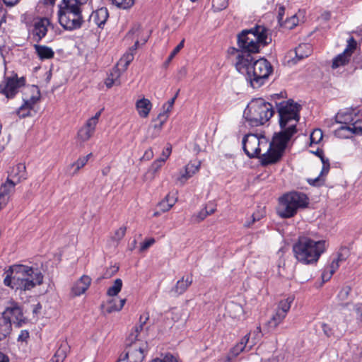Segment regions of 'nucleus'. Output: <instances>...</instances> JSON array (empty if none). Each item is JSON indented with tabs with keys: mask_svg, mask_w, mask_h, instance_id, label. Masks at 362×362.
<instances>
[{
	"mask_svg": "<svg viewBox=\"0 0 362 362\" xmlns=\"http://www.w3.org/2000/svg\"><path fill=\"white\" fill-rule=\"evenodd\" d=\"M276 134L271 142L265 137H258L256 134H249L243 139V148L249 158L259 157L262 165L277 163L283 156L286 147L278 145Z\"/></svg>",
	"mask_w": 362,
	"mask_h": 362,
	"instance_id": "1",
	"label": "nucleus"
},
{
	"mask_svg": "<svg viewBox=\"0 0 362 362\" xmlns=\"http://www.w3.org/2000/svg\"><path fill=\"white\" fill-rule=\"evenodd\" d=\"M4 284L16 292L31 291L43 283V274L32 267L13 264L6 272Z\"/></svg>",
	"mask_w": 362,
	"mask_h": 362,
	"instance_id": "2",
	"label": "nucleus"
},
{
	"mask_svg": "<svg viewBox=\"0 0 362 362\" xmlns=\"http://www.w3.org/2000/svg\"><path fill=\"white\" fill-rule=\"evenodd\" d=\"M253 57L239 54L236 57L235 67L239 72L246 73L247 80L253 88H259L268 79L273 71L272 66L266 59L261 58L252 64Z\"/></svg>",
	"mask_w": 362,
	"mask_h": 362,
	"instance_id": "3",
	"label": "nucleus"
},
{
	"mask_svg": "<svg viewBox=\"0 0 362 362\" xmlns=\"http://www.w3.org/2000/svg\"><path fill=\"white\" fill-rule=\"evenodd\" d=\"M276 106L281 131L276 134L275 142L281 148L286 147L288 141L297 132L296 126L301 106L292 100L282 101Z\"/></svg>",
	"mask_w": 362,
	"mask_h": 362,
	"instance_id": "4",
	"label": "nucleus"
},
{
	"mask_svg": "<svg viewBox=\"0 0 362 362\" xmlns=\"http://www.w3.org/2000/svg\"><path fill=\"white\" fill-rule=\"evenodd\" d=\"M267 33L268 30L262 25L243 30L238 35V45L240 49L235 50L236 57L240 53L251 55L252 53L259 52L260 46H265L271 42Z\"/></svg>",
	"mask_w": 362,
	"mask_h": 362,
	"instance_id": "5",
	"label": "nucleus"
},
{
	"mask_svg": "<svg viewBox=\"0 0 362 362\" xmlns=\"http://www.w3.org/2000/svg\"><path fill=\"white\" fill-rule=\"evenodd\" d=\"M325 250L326 242L325 240L316 241L305 236L299 237L293 245L294 257L303 264L317 263Z\"/></svg>",
	"mask_w": 362,
	"mask_h": 362,
	"instance_id": "6",
	"label": "nucleus"
},
{
	"mask_svg": "<svg viewBox=\"0 0 362 362\" xmlns=\"http://www.w3.org/2000/svg\"><path fill=\"white\" fill-rule=\"evenodd\" d=\"M274 110L271 103L262 98L250 101L244 111V117L251 127L264 124L273 116Z\"/></svg>",
	"mask_w": 362,
	"mask_h": 362,
	"instance_id": "7",
	"label": "nucleus"
},
{
	"mask_svg": "<svg viewBox=\"0 0 362 362\" xmlns=\"http://www.w3.org/2000/svg\"><path fill=\"white\" fill-rule=\"evenodd\" d=\"M308 204V199L304 193L290 192L279 199L277 213L282 218H291L299 209L306 207Z\"/></svg>",
	"mask_w": 362,
	"mask_h": 362,
	"instance_id": "8",
	"label": "nucleus"
},
{
	"mask_svg": "<svg viewBox=\"0 0 362 362\" xmlns=\"http://www.w3.org/2000/svg\"><path fill=\"white\" fill-rule=\"evenodd\" d=\"M293 300V296H289L286 300L279 302L275 313L266 323L268 332L274 331L284 321Z\"/></svg>",
	"mask_w": 362,
	"mask_h": 362,
	"instance_id": "9",
	"label": "nucleus"
},
{
	"mask_svg": "<svg viewBox=\"0 0 362 362\" xmlns=\"http://www.w3.org/2000/svg\"><path fill=\"white\" fill-rule=\"evenodd\" d=\"M25 85L23 77L18 78L6 77L0 83V93L5 95L7 98H12L18 92L21 87Z\"/></svg>",
	"mask_w": 362,
	"mask_h": 362,
	"instance_id": "10",
	"label": "nucleus"
},
{
	"mask_svg": "<svg viewBox=\"0 0 362 362\" xmlns=\"http://www.w3.org/2000/svg\"><path fill=\"white\" fill-rule=\"evenodd\" d=\"M59 23L66 30L80 28L83 23L82 12L58 15Z\"/></svg>",
	"mask_w": 362,
	"mask_h": 362,
	"instance_id": "11",
	"label": "nucleus"
},
{
	"mask_svg": "<svg viewBox=\"0 0 362 362\" xmlns=\"http://www.w3.org/2000/svg\"><path fill=\"white\" fill-rule=\"evenodd\" d=\"M356 41L354 37H350L347 41V45L344 51L334 58L332 67L337 69L347 64L351 55L356 48Z\"/></svg>",
	"mask_w": 362,
	"mask_h": 362,
	"instance_id": "12",
	"label": "nucleus"
},
{
	"mask_svg": "<svg viewBox=\"0 0 362 362\" xmlns=\"http://www.w3.org/2000/svg\"><path fill=\"white\" fill-rule=\"evenodd\" d=\"M250 335L248 333L245 335L239 343L235 345L228 354L226 362H232L233 359L237 357L240 353L243 351H248L254 346L255 342L250 341Z\"/></svg>",
	"mask_w": 362,
	"mask_h": 362,
	"instance_id": "13",
	"label": "nucleus"
},
{
	"mask_svg": "<svg viewBox=\"0 0 362 362\" xmlns=\"http://www.w3.org/2000/svg\"><path fill=\"white\" fill-rule=\"evenodd\" d=\"M88 0H62L59 4L58 15L82 12V7Z\"/></svg>",
	"mask_w": 362,
	"mask_h": 362,
	"instance_id": "14",
	"label": "nucleus"
},
{
	"mask_svg": "<svg viewBox=\"0 0 362 362\" xmlns=\"http://www.w3.org/2000/svg\"><path fill=\"white\" fill-rule=\"evenodd\" d=\"M126 299L119 298V296H107V299L102 304L103 312L111 313L119 311L124 306Z\"/></svg>",
	"mask_w": 362,
	"mask_h": 362,
	"instance_id": "15",
	"label": "nucleus"
},
{
	"mask_svg": "<svg viewBox=\"0 0 362 362\" xmlns=\"http://www.w3.org/2000/svg\"><path fill=\"white\" fill-rule=\"evenodd\" d=\"M4 312L10 316V318L11 317L13 318V322L18 327L28 322V319L23 317L22 310L17 303H12V305L8 307Z\"/></svg>",
	"mask_w": 362,
	"mask_h": 362,
	"instance_id": "16",
	"label": "nucleus"
},
{
	"mask_svg": "<svg viewBox=\"0 0 362 362\" xmlns=\"http://www.w3.org/2000/svg\"><path fill=\"white\" fill-rule=\"evenodd\" d=\"M25 166L23 163H18L13 166L9 172L6 182L10 183L12 182L13 187H15L17 183L20 182L22 180L25 179Z\"/></svg>",
	"mask_w": 362,
	"mask_h": 362,
	"instance_id": "17",
	"label": "nucleus"
},
{
	"mask_svg": "<svg viewBox=\"0 0 362 362\" xmlns=\"http://www.w3.org/2000/svg\"><path fill=\"white\" fill-rule=\"evenodd\" d=\"M201 164L202 163L200 160H197L195 163L189 162L185 165V171L180 173L177 181L180 182L181 185H184L189 178L192 177L199 170Z\"/></svg>",
	"mask_w": 362,
	"mask_h": 362,
	"instance_id": "18",
	"label": "nucleus"
},
{
	"mask_svg": "<svg viewBox=\"0 0 362 362\" xmlns=\"http://www.w3.org/2000/svg\"><path fill=\"white\" fill-rule=\"evenodd\" d=\"M314 153L320 158L322 163V168L320 175L313 180H308V182L313 185H320V182H322L324 181L322 177L328 173L329 170V163L328 158L324 156L322 150H317Z\"/></svg>",
	"mask_w": 362,
	"mask_h": 362,
	"instance_id": "19",
	"label": "nucleus"
},
{
	"mask_svg": "<svg viewBox=\"0 0 362 362\" xmlns=\"http://www.w3.org/2000/svg\"><path fill=\"white\" fill-rule=\"evenodd\" d=\"M109 14L106 8L102 7L93 11L89 16V23H93L98 27L103 25L108 18Z\"/></svg>",
	"mask_w": 362,
	"mask_h": 362,
	"instance_id": "20",
	"label": "nucleus"
},
{
	"mask_svg": "<svg viewBox=\"0 0 362 362\" xmlns=\"http://www.w3.org/2000/svg\"><path fill=\"white\" fill-rule=\"evenodd\" d=\"M144 348L135 344L134 347L129 348L123 358H125L127 362H141L144 358Z\"/></svg>",
	"mask_w": 362,
	"mask_h": 362,
	"instance_id": "21",
	"label": "nucleus"
},
{
	"mask_svg": "<svg viewBox=\"0 0 362 362\" xmlns=\"http://www.w3.org/2000/svg\"><path fill=\"white\" fill-rule=\"evenodd\" d=\"M49 23L47 18H42L35 23L33 35L36 42H40L46 35Z\"/></svg>",
	"mask_w": 362,
	"mask_h": 362,
	"instance_id": "22",
	"label": "nucleus"
},
{
	"mask_svg": "<svg viewBox=\"0 0 362 362\" xmlns=\"http://www.w3.org/2000/svg\"><path fill=\"white\" fill-rule=\"evenodd\" d=\"M14 191L13 185L6 181L0 186V210L6 206L11 194Z\"/></svg>",
	"mask_w": 362,
	"mask_h": 362,
	"instance_id": "23",
	"label": "nucleus"
},
{
	"mask_svg": "<svg viewBox=\"0 0 362 362\" xmlns=\"http://www.w3.org/2000/svg\"><path fill=\"white\" fill-rule=\"evenodd\" d=\"M91 278L88 275H83L73 286V294H83L91 284Z\"/></svg>",
	"mask_w": 362,
	"mask_h": 362,
	"instance_id": "24",
	"label": "nucleus"
},
{
	"mask_svg": "<svg viewBox=\"0 0 362 362\" xmlns=\"http://www.w3.org/2000/svg\"><path fill=\"white\" fill-rule=\"evenodd\" d=\"M95 127H96L86 121L85 124L78 131V140L82 143L88 141L93 136L95 130Z\"/></svg>",
	"mask_w": 362,
	"mask_h": 362,
	"instance_id": "25",
	"label": "nucleus"
},
{
	"mask_svg": "<svg viewBox=\"0 0 362 362\" xmlns=\"http://www.w3.org/2000/svg\"><path fill=\"white\" fill-rule=\"evenodd\" d=\"M136 109L141 117L146 118L148 116L152 108L151 102L145 98L138 100L135 104Z\"/></svg>",
	"mask_w": 362,
	"mask_h": 362,
	"instance_id": "26",
	"label": "nucleus"
},
{
	"mask_svg": "<svg viewBox=\"0 0 362 362\" xmlns=\"http://www.w3.org/2000/svg\"><path fill=\"white\" fill-rule=\"evenodd\" d=\"M11 319H10V316L4 312L0 317V336L6 337L9 334L11 331Z\"/></svg>",
	"mask_w": 362,
	"mask_h": 362,
	"instance_id": "27",
	"label": "nucleus"
},
{
	"mask_svg": "<svg viewBox=\"0 0 362 362\" xmlns=\"http://www.w3.org/2000/svg\"><path fill=\"white\" fill-rule=\"evenodd\" d=\"M39 97H32L30 100H26L24 103L17 110V115L20 117H25L30 115V110L33 105L38 100Z\"/></svg>",
	"mask_w": 362,
	"mask_h": 362,
	"instance_id": "28",
	"label": "nucleus"
},
{
	"mask_svg": "<svg viewBox=\"0 0 362 362\" xmlns=\"http://www.w3.org/2000/svg\"><path fill=\"white\" fill-rule=\"evenodd\" d=\"M347 132L350 134H354L358 135H362V119L358 120L352 124V127H349L347 125L341 126L337 131L336 133L339 135L341 134L342 132Z\"/></svg>",
	"mask_w": 362,
	"mask_h": 362,
	"instance_id": "29",
	"label": "nucleus"
},
{
	"mask_svg": "<svg viewBox=\"0 0 362 362\" xmlns=\"http://www.w3.org/2000/svg\"><path fill=\"white\" fill-rule=\"evenodd\" d=\"M34 48L35 49V52L38 56V57L41 60L45 59H52L54 55V52L52 50V48L45 46V45H35Z\"/></svg>",
	"mask_w": 362,
	"mask_h": 362,
	"instance_id": "30",
	"label": "nucleus"
},
{
	"mask_svg": "<svg viewBox=\"0 0 362 362\" xmlns=\"http://www.w3.org/2000/svg\"><path fill=\"white\" fill-rule=\"evenodd\" d=\"M119 78L120 71L118 68H115L106 78L105 83L107 88H111L114 85L119 86L121 83Z\"/></svg>",
	"mask_w": 362,
	"mask_h": 362,
	"instance_id": "31",
	"label": "nucleus"
},
{
	"mask_svg": "<svg viewBox=\"0 0 362 362\" xmlns=\"http://www.w3.org/2000/svg\"><path fill=\"white\" fill-rule=\"evenodd\" d=\"M192 282V277L191 275H187L186 278L183 277L181 280L177 282L175 288V292L178 294H182L186 291L187 288L191 285Z\"/></svg>",
	"mask_w": 362,
	"mask_h": 362,
	"instance_id": "32",
	"label": "nucleus"
},
{
	"mask_svg": "<svg viewBox=\"0 0 362 362\" xmlns=\"http://www.w3.org/2000/svg\"><path fill=\"white\" fill-rule=\"evenodd\" d=\"M339 267V264L334 260H332L331 264L324 269L322 274L323 282L329 281Z\"/></svg>",
	"mask_w": 362,
	"mask_h": 362,
	"instance_id": "33",
	"label": "nucleus"
},
{
	"mask_svg": "<svg viewBox=\"0 0 362 362\" xmlns=\"http://www.w3.org/2000/svg\"><path fill=\"white\" fill-rule=\"evenodd\" d=\"M296 57L298 60L308 57L311 53V47L308 44L299 45L295 49Z\"/></svg>",
	"mask_w": 362,
	"mask_h": 362,
	"instance_id": "34",
	"label": "nucleus"
},
{
	"mask_svg": "<svg viewBox=\"0 0 362 362\" xmlns=\"http://www.w3.org/2000/svg\"><path fill=\"white\" fill-rule=\"evenodd\" d=\"M66 344H62L56 351L54 358L52 359V362H62L66 356Z\"/></svg>",
	"mask_w": 362,
	"mask_h": 362,
	"instance_id": "35",
	"label": "nucleus"
},
{
	"mask_svg": "<svg viewBox=\"0 0 362 362\" xmlns=\"http://www.w3.org/2000/svg\"><path fill=\"white\" fill-rule=\"evenodd\" d=\"M92 156V153H89L86 156L80 157L76 162L71 165L75 168L74 174H76L78 170L83 168L88 162V159Z\"/></svg>",
	"mask_w": 362,
	"mask_h": 362,
	"instance_id": "36",
	"label": "nucleus"
},
{
	"mask_svg": "<svg viewBox=\"0 0 362 362\" xmlns=\"http://www.w3.org/2000/svg\"><path fill=\"white\" fill-rule=\"evenodd\" d=\"M168 117V115H167L166 112H160L158 115V117L155 121L158 122V123L155 124L153 125V128L157 130V134L155 136H156L159 133V132L162 129L163 124L167 120Z\"/></svg>",
	"mask_w": 362,
	"mask_h": 362,
	"instance_id": "37",
	"label": "nucleus"
},
{
	"mask_svg": "<svg viewBox=\"0 0 362 362\" xmlns=\"http://www.w3.org/2000/svg\"><path fill=\"white\" fill-rule=\"evenodd\" d=\"M323 138L322 131L320 129H315L310 134V144H319Z\"/></svg>",
	"mask_w": 362,
	"mask_h": 362,
	"instance_id": "38",
	"label": "nucleus"
},
{
	"mask_svg": "<svg viewBox=\"0 0 362 362\" xmlns=\"http://www.w3.org/2000/svg\"><path fill=\"white\" fill-rule=\"evenodd\" d=\"M122 281L120 279H117L112 286H110L107 292V294H118L122 288Z\"/></svg>",
	"mask_w": 362,
	"mask_h": 362,
	"instance_id": "39",
	"label": "nucleus"
},
{
	"mask_svg": "<svg viewBox=\"0 0 362 362\" xmlns=\"http://www.w3.org/2000/svg\"><path fill=\"white\" fill-rule=\"evenodd\" d=\"M127 231V227L122 226L117 229L113 235L112 236V240L117 243H119L125 235Z\"/></svg>",
	"mask_w": 362,
	"mask_h": 362,
	"instance_id": "40",
	"label": "nucleus"
},
{
	"mask_svg": "<svg viewBox=\"0 0 362 362\" xmlns=\"http://www.w3.org/2000/svg\"><path fill=\"white\" fill-rule=\"evenodd\" d=\"M112 1L117 7L123 9L130 8L134 3V0H112Z\"/></svg>",
	"mask_w": 362,
	"mask_h": 362,
	"instance_id": "41",
	"label": "nucleus"
},
{
	"mask_svg": "<svg viewBox=\"0 0 362 362\" xmlns=\"http://www.w3.org/2000/svg\"><path fill=\"white\" fill-rule=\"evenodd\" d=\"M134 53L131 52L129 49L123 55L120 59L121 63H124V67L126 69L129 64L134 59Z\"/></svg>",
	"mask_w": 362,
	"mask_h": 362,
	"instance_id": "42",
	"label": "nucleus"
},
{
	"mask_svg": "<svg viewBox=\"0 0 362 362\" xmlns=\"http://www.w3.org/2000/svg\"><path fill=\"white\" fill-rule=\"evenodd\" d=\"M349 255V251L346 248H342L337 253V257L333 259L335 262H337L339 265L341 262H344Z\"/></svg>",
	"mask_w": 362,
	"mask_h": 362,
	"instance_id": "43",
	"label": "nucleus"
},
{
	"mask_svg": "<svg viewBox=\"0 0 362 362\" xmlns=\"http://www.w3.org/2000/svg\"><path fill=\"white\" fill-rule=\"evenodd\" d=\"M177 192H175V193H173V194L169 193L165 197V199L163 201H165V202L167 204H168V208H172L175 205V204L176 203V202L177 200Z\"/></svg>",
	"mask_w": 362,
	"mask_h": 362,
	"instance_id": "44",
	"label": "nucleus"
},
{
	"mask_svg": "<svg viewBox=\"0 0 362 362\" xmlns=\"http://www.w3.org/2000/svg\"><path fill=\"white\" fill-rule=\"evenodd\" d=\"M227 2L226 0H213L212 7L215 11H221L226 8Z\"/></svg>",
	"mask_w": 362,
	"mask_h": 362,
	"instance_id": "45",
	"label": "nucleus"
},
{
	"mask_svg": "<svg viewBox=\"0 0 362 362\" xmlns=\"http://www.w3.org/2000/svg\"><path fill=\"white\" fill-rule=\"evenodd\" d=\"M285 26L289 29L293 28L298 24V19L296 15L292 16L291 18L286 19L284 22Z\"/></svg>",
	"mask_w": 362,
	"mask_h": 362,
	"instance_id": "46",
	"label": "nucleus"
},
{
	"mask_svg": "<svg viewBox=\"0 0 362 362\" xmlns=\"http://www.w3.org/2000/svg\"><path fill=\"white\" fill-rule=\"evenodd\" d=\"M207 216H209L208 206H206L197 214L194 215V218L197 222H200L203 221Z\"/></svg>",
	"mask_w": 362,
	"mask_h": 362,
	"instance_id": "47",
	"label": "nucleus"
},
{
	"mask_svg": "<svg viewBox=\"0 0 362 362\" xmlns=\"http://www.w3.org/2000/svg\"><path fill=\"white\" fill-rule=\"evenodd\" d=\"M185 40H182L173 50V52L170 53V56L168 58V60L166 62L167 64H168L173 58L180 51V49L184 47Z\"/></svg>",
	"mask_w": 362,
	"mask_h": 362,
	"instance_id": "48",
	"label": "nucleus"
},
{
	"mask_svg": "<svg viewBox=\"0 0 362 362\" xmlns=\"http://www.w3.org/2000/svg\"><path fill=\"white\" fill-rule=\"evenodd\" d=\"M165 161V159H158L152 163L150 171H152L153 175H154L156 172H158L160 170L163 163Z\"/></svg>",
	"mask_w": 362,
	"mask_h": 362,
	"instance_id": "49",
	"label": "nucleus"
},
{
	"mask_svg": "<svg viewBox=\"0 0 362 362\" xmlns=\"http://www.w3.org/2000/svg\"><path fill=\"white\" fill-rule=\"evenodd\" d=\"M138 335L134 332H132L127 339V346L130 347H134L136 344V341L137 340Z\"/></svg>",
	"mask_w": 362,
	"mask_h": 362,
	"instance_id": "50",
	"label": "nucleus"
},
{
	"mask_svg": "<svg viewBox=\"0 0 362 362\" xmlns=\"http://www.w3.org/2000/svg\"><path fill=\"white\" fill-rule=\"evenodd\" d=\"M155 242L156 240L153 238L146 240L144 243H141L140 247V251L144 252L146 250L148 247L153 245L155 243Z\"/></svg>",
	"mask_w": 362,
	"mask_h": 362,
	"instance_id": "51",
	"label": "nucleus"
},
{
	"mask_svg": "<svg viewBox=\"0 0 362 362\" xmlns=\"http://www.w3.org/2000/svg\"><path fill=\"white\" fill-rule=\"evenodd\" d=\"M152 362H178L177 359L170 354L165 355V357L162 359L156 358L154 359Z\"/></svg>",
	"mask_w": 362,
	"mask_h": 362,
	"instance_id": "52",
	"label": "nucleus"
},
{
	"mask_svg": "<svg viewBox=\"0 0 362 362\" xmlns=\"http://www.w3.org/2000/svg\"><path fill=\"white\" fill-rule=\"evenodd\" d=\"M118 270H119L118 266H117V265L112 266L107 269V271L104 274V276L105 278L110 277L112 275H114L115 274H116L118 272Z\"/></svg>",
	"mask_w": 362,
	"mask_h": 362,
	"instance_id": "53",
	"label": "nucleus"
},
{
	"mask_svg": "<svg viewBox=\"0 0 362 362\" xmlns=\"http://www.w3.org/2000/svg\"><path fill=\"white\" fill-rule=\"evenodd\" d=\"M103 110V109H101L93 117H92L90 119H88L87 120V122H88L89 123H90L93 126L96 127L97 124L98 123L99 117H100Z\"/></svg>",
	"mask_w": 362,
	"mask_h": 362,
	"instance_id": "54",
	"label": "nucleus"
},
{
	"mask_svg": "<svg viewBox=\"0 0 362 362\" xmlns=\"http://www.w3.org/2000/svg\"><path fill=\"white\" fill-rule=\"evenodd\" d=\"M177 94L178 93H177V94L173 98H171L170 100H168V102L167 103L168 107H167L166 109H165L166 104H165L163 105L164 110H163V112H166V114L168 115V112L171 110V109H172V107H173V105L175 103V99L177 98Z\"/></svg>",
	"mask_w": 362,
	"mask_h": 362,
	"instance_id": "55",
	"label": "nucleus"
},
{
	"mask_svg": "<svg viewBox=\"0 0 362 362\" xmlns=\"http://www.w3.org/2000/svg\"><path fill=\"white\" fill-rule=\"evenodd\" d=\"M29 332L27 330H22L21 332V334L18 336V341H26L27 339L29 338Z\"/></svg>",
	"mask_w": 362,
	"mask_h": 362,
	"instance_id": "56",
	"label": "nucleus"
},
{
	"mask_svg": "<svg viewBox=\"0 0 362 362\" xmlns=\"http://www.w3.org/2000/svg\"><path fill=\"white\" fill-rule=\"evenodd\" d=\"M153 152L152 149L148 148L145 151L144 156L141 158V160H149L153 158Z\"/></svg>",
	"mask_w": 362,
	"mask_h": 362,
	"instance_id": "57",
	"label": "nucleus"
},
{
	"mask_svg": "<svg viewBox=\"0 0 362 362\" xmlns=\"http://www.w3.org/2000/svg\"><path fill=\"white\" fill-rule=\"evenodd\" d=\"M148 320V316H145L144 321L142 322V323L140 324L139 326L135 327L134 331L133 332H134L135 334H137V335H138L139 333L143 329V327L146 324V322Z\"/></svg>",
	"mask_w": 362,
	"mask_h": 362,
	"instance_id": "58",
	"label": "nucleus"
},
{
	"mask_svg": "<svg viewBox=\"0 0 362 362\" xmlns=\"http://www.w3.org/2000/svg\"><path fill=\"white\" fill-rule=\"evenodd\" d=\"M284 11H285V8L284 6L279 7V12H278V21L280 24H281L283 22V17L284 15Z\"/></svg>",
	"mask_w": 362,
	"mask_h": 362,
	"instance_id": "59",
	"label": "nucleus"
},
{
	"mask_svg": "<svg viewBox=\"0 0 362 362\" xmlns=\"http://www.w3.org/2000/svg\"><path fill=\"white\" fill-rule=\"evenodd\" d=\"M159 206L160 207V209L163 211V212H165V211H169L171 208H168V204H167L165 202V201H162L160 202L159 204Z\"/></svg>",
	"mask_w": 362,
	"mask_h": 362,
	"instance_id": "60",
	"label": "nucleus"
},
{
	"mask_svg": "<svg viewBox=\"0 0 362 362\" xmlns=\"http://www.w3.org/2000/svg\"><path fill=\"white\" fill-rule=\"evenodd\" d=\"M259 217H257L256 215L254 214L252 215V221H247L244 224V226L246 227V228H249L251 226V225L255 222L257 220H259Z\"/></svg>",
	"mask_w": 362,
	"mask_h": 362,
	"instance_id": "61",
	"label": "nucleus"
},
{
	"mask_svg": "<svg viewBox=\"0 0 362 362\" xmlns=\"http://www.w3.org/2000/svg\"><path fill=\"white\" fill-rule=\"evenodd\" d=\"M322 328L325 334L327 337H330L332 334L331 329L326 324L322 325Z\"/></svg>",
	"mask_w": 362,
	"mask_h": 362,
	"instance_id": "62",
	"label": "nucleus"
},
{
	"mask_svg": "<svg viewBox=\"0 0 362 362\" xmlns=\"http://www.w3.org/2000/svg\"><path fill=\"white\" fill-rule=\"evenodd\" d=\"M351 291L352 289L349 286H345L340 291V294H349L350 292H351Z\"/></svg>",
	"mask_w": 362,
	"mask_h": 362,
	"instance_id": "63",
	"label": "nucleus"
},
{
	"mask_svg": "<svg viewBox=\"0 0 362 362\" xmlns=\"http://www.w3.org/2000/svg\"><path fill=\"white\" fill-rule=\"evenodd\" d=\"M4 4L8 6H13L16 4L19 0H3Z\"/></svg>",
	"mask_w": 362,
	"mask_h": 362,
	"instance_id": "64",
	"label": "nucleus"
}]
</instances>
